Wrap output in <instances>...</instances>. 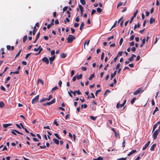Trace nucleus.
I'll use <instances>...</instances> for the list:
<instances>
[{"mask_svg": "<svg viewBox=\"0 0 160 160\" xmlns=\"http://www.w3.org/2000/svg\"><path fill=\"white\" fill-rule=\"evenodd\" d=\"M138 12V10H136V11L134 12V13L133 16L131 18V19L130 21V23H131L133 20V19L134 18H135Z\"/></svg>", "mask_w": 160, "mask_h": 160, "instance_id": "nucleus-5", "label": "nucleus"}, {"mask_svg": "<svg viewBox=\"0 0 160 160\" xmlns=\"http://www.w3.org/2000/svg\"><path fill=\"white\" fill-rule=\"evenodd\" d=\"M12 125V124H3V127L4 128H7L9 126Z\"/></svg>", "mask_w": 160, "mask_h": 160, "instance_id": "nucleus-17", "label": "nucleus"}, {"mask_svg": "<svg viewBox=\"0 0 160 160\" xmlns=\"http://www.w3.org/2000/svg\"><path fill=\"white\" fill-rule=\"evenodd\" d=\"M123 42V39L122 38L120 39V40L119 41V44L120 46H121L122 45V43Z\"/></svg>", "mask_w": 160, "mask_h": 160, "instance_id": "nucleus-37", "label": "nucleus"}, {"mask_svg": "<svg viewBox=\"0 0 160 160\" xmlns=\"http://www.w3.org/2000/svg\"><path fill=\"white\" fill-rule=\"evenodd\" d=\"M79 16H78L75 19V21L77 22H78L79 21Z\"/></svg>", "mask_w": 160, "mask_h": 160, "instance_id": "nucleus-60", "label": "nucleus"}, {"mask_svg": "<svg viewBox=\"0 0 160 160\" xmlns=\"http://www.w3.org/2000/svg\"><path fill=\"white\" fill-rule=\"evenodd\" d=\"M84 25V23L83 22H82L81 23V24L80 26L79 29L80 30H82L83 27Z\"/></svg>", "mask_w": 160, "mask_h": 160, "instance_id": "nucleus-19", "label": "nucleus"}, {"mask_svg": "<svg viewBox=\"0 0 160 160\" xmlns=\"http://www.w3.org/2000/svg\"><path fill=\"white\" fill-rule=\"evenodd\" d=\"M136 99V98H134L132 99L131 100V104H132L134 103Z\"/></svg>", "mask_w": 160, "mask_h": 160, "instance_id": "nucleus-36", "label": "nucleus"}, {"mask_svg": "<svg viewBox=\"0 0 160 160\" xmlns=\"http://www.w3.org/2000/svg\"><path fill=\"white\" fill-rule=\"evenodd\" d=\"M38 82L41 83L42 85L43 84V82L41 79H38Z\"/></svg>", "mask_w": 160, "mask_h": 160, "instance_id": "nucleus-46", "label": "nucleus"}, {"mask_svg": "<svg viewBox=\"0 0 160 160\" xmlns=\"http://www.w3.org/2000/svg\"><path fill=\"white\" fill-rule=\"evenodd\" d=\"M75 39V37L72 35L69 34L68 35L67 38V42L68 43H71L73 40Z\"/></svg>", "mask_w": 160, "mask_h": 160, "instance_id": "nucleus-1", "label": "nucleus"}, {"mask_svg": "<svg viewBox=\"0 0 160 160\" xmlns=\"http://www.w3.org/2000/svg\"><path fill=\"white\" fill-rule=\"evenodd\" d=\"M96 11L94 9H92V12H91V15H93L95 12H96Z\"/></svg>", "mask_w": 160, "mask_h": 160, "instance_id": "nucleus-59", "label": "nucleus"}, {"mask_svg": "<svg viewBox=\"0 0 160 160\" xmlns=\"http://www.w3.org/2000/svg\"><path fill=\"white\" fill-rule=\"evenodd\" d=\"M39 95H37L32 100V104H35L37 103L39 100Z\"/></svg>", "mask_w": 160, "mask_h": 160, "instance_id": "nucleus-2", "label": "nucleus"}, {"mask_svg": "<svg viewBox=\"0 0 160 160\" xmlns=\"http://www.w3.org/2000/svg\"><path fill=\"white\" fill-rule=\"evenodd\" d=\"M7 48L8 50H11V46L9 45H7Z\"/></svg>", "mask_w": 160, "mask_h": 160, "instance_id": "nucleus-61", "label": "nucleus"}, {"mask_svg": "<svg viewBox=\"0 0 160 160\" xmlns=\"http://www.w3.org/2000/svg\"><path fill=\"white\" fill-rule=\"evenodd\" d=\"M145 40H146V39L145 38H144L142 40V44H141L140 45V47L141 48H142L143 46V45L145 43Z\"/></svg>", "mask_w": 160, "mask_h": 160, "instance_id": "nucleus-23", "label": "nucleus"}, {"mask_svg": "<svg viewBox=\"0 0 160 160\" xmlns=\"http://www.w3.org/2000/svg\"><path fill=\"white\" fill-rule=\"evenodd\" d=\"M135 36L134 35H132L130 37V41H132L134 39Z\"/></svg>", "mask_w": 160, "mask_h": 160, "instance_id": "nucleus-54", "label": "nucleus"}, {"mask_svg": "<svg viewBox=\"0 0 160 160\" xmlns=\"http://www.w3.org/2000/svg\"><path fill=\"white\" fill-rule=\"evenodd\" d=\"M97 11L98 12H99V13L101 12L102 11V9L99 8H97Z\"/></svg>", "mask_w": 160, "mask_h": 160, "instance_id": "nucleus-38", "label": "nucleus"}, {"mask_svg": "<svg viewBox=\"0 0 160 160\" xmlns=\"http://www.w3.org/2000/svg\"><path fill=\"white\" fill-rule=\"evenodd\" d=\"M53 142L56 144H59V141L58 139L56 138H53Z\"/></svg>", "mask_w": 160, "mask_h": 160, "instance_id": "nucleus-16", "label": "nucleus"}, {"mask_svg": "<svg viewBox=\"0 0 160 160\" xmlns=\"http://www.w3.org/2000/svg\"><path fill=\"white\" fill-rule=\"evenodd\" d=\"M101 89H98V90H96V91L95 92V95L97 96L98 93L99 92H101Z\"/></svg>", "mask_w": 160, "mask_h": 160, "instance_id": "nucleus-43", "label": "nucleus"}, {"mask_svg": "<svg viewBox=\"0 0 160 160\" xmlns=\"http://www.w3.org/2000/svg\"><path fill=\"white\" fill-rule=\"evenodd\" d=\"M90 41V40H86L85 41V43H84V48L85 49L86 48H85V44H86L88 46L89 45Z\"/></svg>", "mask_w": 160, "mask_h": 160, "instance_id": "nucleus-20", "label": "nucleus"}, {"mask_svg": "<svg viewBox=\"0 0 160 160\" xmlns=\"http://www.w3.org/2000/svg\"><path fill=\"white\" fill-rule=\"evenodd\" d=\"M76 76L78 80H79V79H80L82 78V74H80L79 75H76Z\"/></svg>", "mask_w": 160, "mask_h": 160, "instance_id": "nucleus-21", "label": "nucleus"}, {"mask_svg": "<svg viewBox=\"0 0 160 160\" xmlns=\"http://www.w3.org/2000/svg\"><path fill=\"white\" fill-rule=\"evenodd\" d=\"M67 13L68 14V18H70V12L69 11H67Z\"/></svg>", "mask_w": 160, "mask_h": 160, "instance_id": "nucleus-56", "label": "nucleus"}, {"mask_svg": "<svg viewBox=\"0 0 160 160\" xmlns=\"http://www.w3.org/2000/svg\"><path fill=\"white\" fill-rule=\"evenodd\" d=\"M117 22V21H116L114 24H113V25L112 27H111V29H110V30H111L113 28H114V27H116V23Z\"/></svg>", "mask_w": 160, "mask_h": 160, "instance_id": "nucleus-41", "label": "nucleus"}, {"mask_svg": "<svg viewBox=\"0 0 160 160\" xmlns=\"http://www.w3.org/2000/svg\"><path fill=\"white\" fill-rule=\"evenodd\" d=\"M5 106V104L2 102H0V108H3Z\"/></svg>", "mask_w": 160, "mask_h": 160, "instance_id": "nucleus-30", "label": "nucleus"}, {"mask_svg": "<svg viewBox=\"0 0 160 160\" xmlns=\"http://www.w3.org/2000/svg\"><path fill=\"white\" fill-rule=\"evenodd\" d=\"M15 132H17V133L21 135H23V134L21 133L20 132L16 130H13L11 132V133L13 135H16L17 134L15 133Z\"/></svg>", "mask_w": 160, "mask_h": 160, "instance_id": "nucleus-7", "label": "nucleus"}, {"mask_svg": "<svg viewBox=\"0 0 160 160\" xmlns=\"http://www.w3.org/2000/svg\"><path fill=\"white\" fill-rule=\"evenodd\" d=\"M137 151L136 150H132L131 152H130L128 155V156H130L136 152Z\"/></svg>", "mask_w": 160, "mask_h": 160, "instance_id": "nucleus-13", "label": "nucleus"}, {"mask_svg": "<svg viewBox=\"0 0 160 160\" xmlns=\"http://www.w3.org/2000/svg\"><path fill=\"white\" fill-rule=\"evenodd\" d=\"M117 71L116 70L113 73H112L111 76V78L110 79L112 80L113 78H114L115 75L116 74Z\"/></svg>", "mask_w": 160, "mask_h": 160, "instance_id": "nucleus-14", "label": "nucleus"}, {"mask_svg": "<svg viewBox=\"0 0 160 160\" xmlns=\"http://www.w3.org/2000/svg\"><path fill=\"white\" fill-rule=\"evenodd\" d=\"M144 91V90H142V88L141 87L139 88L138 90L135 91L133 93L134 95H137L139 93L141 92H142Z\"/></svg>", "mask_w": 160, "mask_h": 160, "instance_id": "nucleus-4", "label": "nucleus"}, {"mask_svg": "<svg viewBox=\"0 0 160 160\" xmlns=\"http://www.w3.org/2000/svg\"><path fill=\"white\" fill-rule=\"evenodd\" d=\"M54 135L58 139H61V138L59 136L58 134L57 133H54Z\"/></svg>", "mask_w": 160, "mask_h": 160, "instance_id": "nucleus-44", "label": "nucleus"}, {"mask_svg": "<svg viewBox=\"0 0 160 160\" xmlns=\"http://www.w3.org/2000/svg\"><path fill=\"white\" fill-rule=\"evenodd\" d=\"M38 48H39V52L38 53H36L35 54V55H38L40 54L41 52L43 50V49L42 48H41V46H39Z\"/></svg>", "mask_w": 160, "mask_h": 160, "instance_id": "nucleus-10", "label": "nucleus"}, {"mask_svg": "<svg viewBox=\"0 0 160 160\" xmlns=\"http://www.w3.org/2000/svg\"><path fill=\"white\" fill-rule=\"evenodd\" d=\"M156 146V144L154 143L153 144L150 148V150L153 151L154 150Z\"/></svg>", "mask_w": 160, "mask_h": 160, "instance_id": "nucleus-12", "label": "nucleus"}, {"mask_svg": "<svg viewBox=\"0 0 160 160\" xmlns=\"http://www.w3.org/2000/svg\"><path fill=\"white\" fill-rule=\"evenodd\" d=\"M58 89V88L57 86H55L52 89V90L51 91V92L52 93H53V91Z\"/></svg>", "mask_w": 160, "mask_h": 160, "instance_id": "nucleus-25", "label": "nucleus"}, {"mask_svg": "<svg viewBox=\"0 0 160 160\" xmlns=\"http://www.w3.org/2000/svg\"><path fill=\"white\" fill-rule=\"evenodd\" d=\"M40 35V32H38L36 36V39H38V38L39 37V36Z\"/></svg>", "mask_w": 160, "mask_h": 160, "instance_id": "nucleus-51", "label": "nucleus"}, {"mask_svg": "<svg viewBox=\"0 0 160 160\" xmlns=\"http://www.w3.org/2000/svg\"><path fill=\"white\" fill-rule=\"evenodd\" d=\"M53 124H55L56 126H59V124L56 121V119H55L54 121Z\"/></svg>", "mask_w": 160, "mask_h": 160, "instance_id": "nucleus-53", "label": "nucleus"}, {"mask_svg": "<svg viewBox=\"0 0 160 160\" xmlns=\"http://www.w3.org/2000/svg\"><path fill=\"white\" fill-rule=\"evenodd\" d=\"M31 53L27 54L25 56V58L27 59L31 55Z\"/></svg>", "mask_w": 160, "mask_h": 160, "instance_id": "nucleus-55", "label": "nucleus"}, {"mask_svg": "<svg viewBox=\"0 0 160 160\" xmlns=\"http://www.w3.org/2000/svg\"><path fill=\"white\" fill-rule=\"evenodd\" d=\"M103 158H102L101 157H99L97 158H93V160H103Z\"/></svg>", "mask_w": 160, "mask_h": 160, "instance_id": "nucleus-27", "label": "nucleus"}, {"mask_svg": "<svg viewBox=\"0 0 160 160\" xmlns=\"http://www.w3.org/2000/svg\"><path fill=\"white\" fill-rule=\"evenodd\" d=\"M159 132L157 130L154 131L152 135V137L154 140H155L157 138V136L158 135Z\"/></svg>", "mask_w": 160, "mask_h": 160, "instance_id": "nucleus-3", "label": "nucleus"}, {"mask_svg": "<svg viewBox=\"0 0 160 160\" xmlns=\"http://www.w3.org/2000/svg\"><path fill=\"white\" fill-rule=\"evenodd\" d=\"M37 29L35 26H34L33 28V29L32 31V34L33 35H34L35 34L36 32Z\"/></svg>", "mask_w": 160, "mask_h": 160, "instance_id": "nucleus-22", "label": "nucleus"}, {"mask_svg": "<svg viewBox=\"0 0 160 160\" xmlns=\"http://www.w3.org/2000/svg\"><path fill=\"white\" fill-rule=\"evenodd\" d=\"M76 79H77L76 76H75L73 77L72 80V81L74 82L76 80Z\"/></svg>", "mask_w": 160, "mask_h": 160, "instance_id": "nucleus-62", "label": "nucleus"}, {"mask_svg": "<svg viewBox=\"0 0 160 160\" xmlns=\"http://www.w3.org/2000/svg\"><path fill=\"white\" fill-rule=\"evenodd\" d=\"M42 60L43 62H45L47 64H48L49 63V61L47 57H44L42 58Z\"/></svg>", "mask_w": 160, "mask_h": 160, "instance_id": "nucleus-6", "label": "nucleus"}, {"mask_svg": "<svg viewBox=\"0 0 160 160\" xmlns=\"http://www.w3.org/2000/svg\"><path fill=\"white\" fill-rule=\"evenodd\" d=\"M55 56L54 55L52 57H51L49 58L50 62H53L55 59Z\"/></svg>", "mask_w": 160, "mask_h": 160, "instance_id": "nucleus-15", "label": "nucleus"}, {"mask_svg": "<svg viewBox=\"0 0 160 160\" xmlns=\"http://www.w3.org/2000/svg\"><path fill=\"white\" fill-rule=\"evenodd\" d=\"M80 2L81 3L82 5H85L86 4V2L85 0H80Z\"/></svg>", "mask_w": 160, "mask_h": 160, "instance_id": "nucleus-32", "label": "nucleus"}, {"mask_svg": "<svg viewBox=\"0 0 160 160\" xmlns=\"http://www.w3.org/2000/svg\"><path fill=\"white\" fill-rule=\"evenodd\" d=\"M157 126L158 125L156 123L153 125L152 131V132L155 130Z\"/></svg>", "mask_w": 160, "mask_h": 160, "instance_id": "nucleus-31", "label": "nucleus"}, {"mask_svg": "<svg viewBox=\"0 0 160 160\" xmlns=\"http://www.w3.org/2000/svg\"><path fill=\"white\" fill-rule=\"evenodd\" d=\"M0 52L2 51V55H3L5 54V52H4V48H2L1 50H0Z\"/></svg>", "mask_w": 160, "mask_h": 160, "instance_id": "nucleus-47", "label": "nucleus"}, {"mask_svg": "<svg viewBox=\"0 0 160 160\" xmlns=\"http://www.w3.org/2000/svg\"><path fill=\"white\" fill-rule=\"evenodd\" d=\"M155 19L154 18H151L150 20V24H152L153 23L155 22Z\"/></svg>", "mask_w": 160, "mask_h": 160, "instance_id": "nucleus-18", "label": "nucleus"}, {"mask_svg": "<svg viewBox=\"0 0 160 160\" xmlns=\"http://www.w3.org/2000/svg\"><path fill=\"white\" fill-rule=\"evenodd\" d=\"M122 51L119 52L117 54V56L118 57L119 56H121L122 55Z\"/></svg>", "mask_w": 160, "mask_h": 160, "instance_id": "nucleus-39", "label": "nucleus"}, {"mask_svg": "<svg viewBox=\"0 0 160 160\" xmlns=\"http://www.w3.org/2000/svg\"><path fill=\"white\" fill-rule=\"evenodd\" d=\"M52 98V95H49L48 96V98H46L47 100L49 101Z\"/></svg>", "mask_w": 160, "mask_h": 160, "instance_id": "nucleus-34", "label": "nucleus"}, {"mask_svg": "<svg viewBox=\"0 0 160 160\" xmlns=\"http://www.w3.org/2000/svg\"><path fill=\"white\" fill-rule=\"evenodd\" d=\"M97 118V117H94L93 116H90V118L93 121H95Z\"/></svg>", "mask_w": 160, "mask_h": 160, "instance_id": "nucleus-28", "label": "nucleus"}, {"mask_svg": "<svg viewBox=\"0 0 160 160\" xmlns=\"http://www.w3.org/2000/svg\"><path fill=\"white\" fill-rule=\"evenodd\" d=\"M113 38H114L113 36H112L111 37H108V41H109L110 39Z\"/></svg>", "mask_w": 160, "mask_h": 160, "instance_id": "nucleus-63", "label": "nucleus"}, {"mask_svg": "<svg viewBox=\"0 0 160 160\" xmlns=\"http://www.w3.org/2000/svg\"><path fill=\"white\" fill-rule=\"evenodd\" d=\"M125 140H126V139H123V142H122V147L123 148H124L125 147Z\"/></svg>", "mask_w": 160, "mask_h": 160, "instance_id": "nucleus-48", "label": "nucleus"}, {"mask_svg": "<svg viewBox=\"0 0 160 160\" xmlns=\"http://www.w3.org/2000/svg\"><path fill=\"white\" fill-rule=\"evenodd\" d=\"M94 74L91 75L90 77L88 78V79L89 80H91L92 79L94 78Z\"/></svg>", "mask_w": 160, "mask_h": 160, "instance_id": "nucleus-33", "label": "nucleus"}, {"mask_svg": "<svg viewBox=\"0 0 160 160\" xmlns=\"http://www.w3.org/2000/svg\"><path fill=\"white\" fill-rule=\"evenodd\" d=\"M114 133L116 138H117L119 136V134L117 133L116 132H115Z\"/></svg>", "mask_w": 160, "mask_h": 160, "instance_id": "nucleus-64", "label": "nucleus"}, {"mask_svg": "<svg viewBox=\"0 0 160 160\" xmlns=\"http://www.w3.org/2000/svg\"><path fill=\"white\" fill-rule=\"evenodd\" d=\"M104 52H102V53L101 55V59L102 60H103L104 58Z\"/></svg>", "mask_w": 160, "mask_h": 160, "instance_id": "nucleus-49", "label": "nucleus"}, {"mask_svg": "<svg viewBox=\"0 0 160 160\" xmlns=\"http://www.w3.org/2000/svg\"><path fill=\"white\" fill-rule=\"evenodd\" d=\"M121 105H122V104H120L119 103H117V105L116 108H121L123 106H122Z\"/></svg>", "mask_w": 160, "mask_h": 160, "instance_id": "nucleus-29", "label": "nucleus"}, {"mask_svg": "<svg viewBox=\"0 0 160 160\" xmlns=\"http://www.w3.org/2000/svg\"><path fill=\"white\" fill-rule=\"evenodd\" d=\"M55 98H54L51 101H50L49 102H47V104H48V105H50L52 104L55 102Z\"/></svg>", "mask_w": 160, "mask_h": 160, "instance_id": "nucleus-9", "label": "nucleus"}, {"mask_svg": "<svg viewBox=\"0 0 160 160\" xmlns=\"http://www.w3.org/2000/svg\"><path fill=\"white\" fill-rule=\"evenodd\" d=\"M123 4V2H120L117 6V8H118L119 7L122 5Z\"/></svg>", "mask_w": 160, "mask_h": 160, "instance_id": "nucleus-40", "label": "nucleus"}, {"mask_svg": "<svg viewBox=\"0 0 160 160\" xmlns=\"http://www.w3.org/2000/svg\"><path fill=\"white\" fill-rule=\"evenodd\" d=\"M68 8V6H65L63 8V12H64L66 11L67 9Z\"/></svg>", "mask_w": 160, "mask_h": 160, "instance_id": "nucleus-52", "label": "nucleus"}, {"mask_svg": "<svg viewBox=\"0 0 160 160\" xmlns=\"http://www.w3.org/2000/svg\"><path fill=\"white\" fill-rule=\"evenodd\" d=\"M21 50H22V49H20L18 52L17 53V54H16V56H15V58H17V57H18L19 55H20V53H21Z\"/></svg>", "mask_w": 160, "mask_h": 160, "instance_id": "nucleus-35", "label": "nucleus"}, {"mask_svg": "<svg viewBox=\"0 0 160 160\" xmlns=\"http://www.w3.org/2000/svg\"><path fill=\"white\" fill-rule=\"evenodd\" d=\"M150 141H148L147 143L145 145V146H144V147H143L142 149V150H145L146 148H147L149 146V145L150 143Z\"/></svg>", "mask_w": 160, "mask_h": 160, "instance_id": "nucleus-8", "label": "nucleus"}, {"mask_svg": "<svg viewBox=\"0 0 160 160\" xmlns=\"http://www.w3.org/2000/svg\"><path fill=\"white\" fill-rule=\"evenodd\" d=\"M78 7H79V8L80 9V11L81 10H83V7H82V6L81 5L79 4L78 5Z\"/></svg>", "mask_w": 160, "mask_h": 160, "instance_id": "nucleus-45", "label": "nucleus"}, {"mask_svg": "<svg viewBox=\"0 0 160 160\" xmlns=\"http://www.w3.org/2000/svg\"><path fill=\"white\" fill-rule=\"evenodd\" d=\"M79 24L77 23H75L74 24V26L75 28L78 27L79 26Z\"/></svg>", "mask_w": 160, "mask_h": 160, "instance_id": "nucleus-58", "label": "nucleus"}, {"mask_svg": "<svg viewBox=\"0 0 160 160\" xmlns=\"http://www.w3.org/2000/svg\"><path fill=\"white\" fill-rule=\"evenodd\" d=\"M136 57V55H135V54H132V56L131 57H130L128 59V60L129 61L132 62V61H133L134 60L133 57Z\"/></svg>", "mask_w": 160, "mask_h": 160, "instance_id": "nucleus-11", "label": "nucleus"}, {"mask_svg": "<svg viewBox=\"0 0 160 160\" xmlns=\"http://www.w3.org/2000/svg\"><path fill=\"white\" fill-rule=\"evenodd\" d=\"M75 92H76L77 94L78 95H80L82 94L81 93L79 89L78 90L75 91Z\"/></svg>", "mask_w": 160, "mask_h": 160, "instance_id": "nucleus-42", "label": "nucleus"}, {"mask_svg": "<svg viewBox=\"0 0 160 160\" xmlns=\"http://www.w3.org/2000/svg\"><path fill=\"white\" fill-rule=\"evenodd\" d=\"M46 100V98H43L40 100V102H43L45 101Z\"/></svg>", "mask_w": 160, "mask_h": 160, "instance_id": "nucleus-50", "label": "nucleus"}, {"mask_svg": "<svg viewBox=\"0 0 160 160\" xmlns=\"http://www.w3.org/2000/svg\"><path fill=\"white\" fill-rule=\"evenodd\" d=\"M27 37H27V35L24 36V37H23V42L24 43L26 41V40H27Z\"/></svg>", "mask_w": 160, "mask_h": 160, "instance_id": "nucleus-26", "label": "nucleus"}, {"mask_svg": "<svg viewBox=\"0 0 160 160\" xmlns=\"http://www.w3.org/2000/svg\"><path fill=\"white\" fill-rule=\"evenodd\" d=\"M127 158H118L117 160H126Z\"/></svg>", "mask_w": 160, "mask_h": 160, "instance_id": "nucleus-57", "label": "nucleus"}, {"mask_svg": "<svg viewBox=\"0 0 160 160\" xmlns=\"http://www.w3.org/2000/svg\"><path fill=\"white\" fill-rule=\"evenodd\" d=\"M61 57L63 58H65L67 56V54L65 53H62L61 54Z\"/></svg>", "mask_w": 160, "mask_h": 160, "instance_id": "nucleus-24", "label": "nucleus"}]
</instances>
